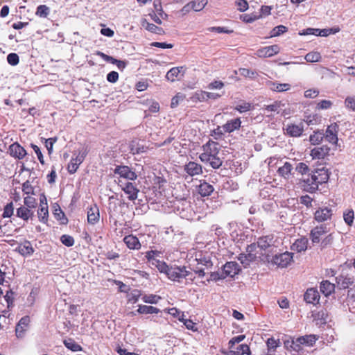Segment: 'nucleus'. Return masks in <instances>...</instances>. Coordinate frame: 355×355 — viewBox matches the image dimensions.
I'll use <instances>...</instances> for the list:
<instances>
[{
  "mask_svg": "<svg viewBox=\"0 0 355 355\" xmlns=\"http://www.w3.org/2000/svg\"><path fill=\"white\" fill-rule=\"evenodd\" d=\"M241 126V120L240 118H236L227 121L222 125L223 130L225 133H232L234 130H238Z\"/></svg>",
  "mask_w": 355,
  "mask_h": 355,
  "instance_id": "b1692460",
  "label": "nucleus"
},
{
  "mask_svg": "<svg viewBox=\"0 0 355 355\" xmlns=\"http://www.w3.org/2000/svg\"><path fill=\"white\" fill-rule=\"evenodd\" d=\"M239 73L245 78H255L257 76V73L255 71H252L246 68H239Z\"/></svg>",
  "mask_w": 355,
  "mask_h": 355,
  "instance_id": "864d4df0",
  "label": "nucleus"
},
{
  "mask_svg": "<svg viewBox=\"0 0 355 355\" xmlns=\"http://www.w3.org/2000/svg\"><path fill=\"white\" fill-rule=\"evenodd\" d=\"M317 340L318 337L313 334L300 336L295 340H292L291 347L293 350L299 352L301 349L302 345L311 347L315 343Z\"/></svg>",
  "mask_w": 355,
  "mask_h": 355,
  "instance_id": "423d86ee",
  "label": "nucleus"
},
{
  "mask_svg": "<svg viewBox=\"0 0 355 355\" xmlns=\"http://www.w3.org/2000/svg\"><path fill=\"white\" fill-rule=\"evenodd\" d=\"M288 31V28L284 25H279L277 26H275L271 31H270V37H277L281 35L282 34L286 33Z\"/></svg>",
  "mask_w": 355,
  "mask_h": 355,
  "instance_id": "09e8293b",
  "label": "nucleus"
},
{
  "mask_svg": "<svg viewBox=\"0 0 355 355\" xmlns=\"http://www.w3.org/2000/svg\"><path fill=\"white\" fill-rule=\"evenodd\" d=\"M50 13V8L46 5H40L37 6L35 15L42 18H46Z\"/></svg>",
  "mask_w": 355,
  "mask_h": 355,
  "instance_id": "a18cd8bd",
  "label": "nucleus"
},
{
  "mask_svg": "<svg viewBox=\"0 0 355 355\" xmlns=\"http://www.w3.org/2000/svg\"><path fill=\"white\" fill-rule=\"evenodd\" d=\"M207 3V0H194L186 4L183 7L182 11L186 12H188L191 10H194L196 12L200 11L205 8Z\"/></svg>",
  "mask_w": 355,
  "mask_h": 355,
  "instance_id": "aec40b11",
  "label": "nucleus"
},
{
  "mask_svg": "<svg viewBox=\"0 0 355 355\" xmlns=\"http://www.w3.org/2000/svg\"><path fill=\"white\" fill-rule=\"evenodd\" d=\"M343 218L345 222L349 226L353 224L354 219V212L352 209H348L343 213Z\"/></svg>",
  "mask_w": 355,
  "mask_h": 355,
  "instance_id": "de8ad7c7",
  "label": "nucleus"
},
{
  "mask_svg": "<svg viewBox=\"0 0 355 355\" xmlns=\"http://www.w3.org/2000/svg\"><path fill=\"white\" fill-rule=\"evenodd\" d=\"M279 340L274 338H270L267 340L266 344L269 351H275L276 348L279 345Z\"/></svg>",
  "mask_w": 355,
  "mask_h": 355,
  "instance_id": "e2e57ef3",
  "label": "nucleus"
},
{
  "mask_svg": "<svg viewBox=\"0 0 355 355\" xmlns=\"http://www.w3.org/2000/svg\"><path fill=\"white\" fill-rule=\"evenodd\" d=\"M345 105L347 109L355 112V97L347 96L345 100Z\"/></svg>",
  "mask_w": 355,
  "mask_h": 355,
  "instance_id": "774afa93",
  "label": "nucleus"
},
{
  "mask_svg": "<svg viewBox=\"0 0 355 355\" xmlns=\"http://www.w3.org/2000/svg\"><path fill=\"white\" fill-rule=\"evenodd\" d=\"M240 271V267L239 264L235 261L227 262L223 268V273L227 277H233L236 275L239 274Z\"/></svg>",
  "mask_w": 355,
  "mask_h": 355,
  "instance_id": "6ab92c4d",
  "label": "nucleus"
},
{
  "mask_svg": "<svg viewBox=\"0 0 355 355\" xmlns=\"http://www.w3.org/2000/svg\"><path fill=\"white\" fill-rule=\"evenodd\" d=\"M293 169L292 164L290 162H285L284 165L279 167L277 170L278 174L285 178L288 179L291 175V172Z\"/></svg>",
  "mask_w": 355,
  "mask_h": 355,
  "instance_id": "473e14b6",
  "label": "nucleus"
},
{
  "mask_svg": "<svg viewBox=\"0 0 355 355\" xmlns=\"http://www.w3.org/2000/svg\"><path fill=\"white\" fill-rule=\"evenodd\" d=\"M86 153L85 152L83 153H79L76 157L71 159L67 166V171L70 174H73L77 171L80 164L83 162Z\"/></svg>",
  "mask_w": 355,
  "mask_h": 355,
  "instance_id": "dca6fc26",
  "label": "nucleus"
},
{
  "mask_svg": "<svg viewBox=\"0 0 355 355\" xmlns=\"http://www.w3.org/2000/svg\"><path fill=\"white\" fill-rule=\"evenodd\" d=\"M257 259V254L255 253H241L239 254L238 259L245 268L250 265V263L254 261Z\"/></svg>",
  "mask_w": 355,
  "mask_h": 355,
  "instance_id": "72a5a7b5",
  "label": "nucleus"
},
{
  "mask_svg": "<svg viewBox=\"0 0 355 355\" xmlns=\"http://www.w3.org/2000/svg\"><path fill=\"white\" fill-rule=\"evenodd\" d=\"M214 189V187L205 180H200V184L197 187L198 193L202 197L210 196Z\"/></svg>",
  "mask_w": 355,
  "mask_h": 355,
  "instance_id": "a878e982",
  "label": "nucleus"
},
{
  "mask_svg": "<svg viewBox=\"0 0 355 355\" xmlns=\"http://www.w3.org/2000/svg\"><path fill=\"white\" fill-rule=\"evenodd\" d=\"M250 355L251 351L250 347L247 344H241L239 345L235 349H230L227 355Z\"/></svg>",
  "mask_w": 355,
  "mask_h": 355,
  "instance_id": "2f4dec72",
  "label": "nucleus"
},
{
  "mask_svg": "<svg viewBox=\"0 0 355 355\" xmlns=\"http://www.w3.org/2000/svg\"><path fill=\"white\" fill-rule=\"evenodd\" d=\"M323 139L324 133L322 131L320 130L314 131L313 133L309 137V141L313 145L319 144L322 141Z\"/></svg>",
  "mask_w": 355,
  "mask_h": 355,
  "instance_id": "37998d69",
  "label": "nucleus"
},
{
  "mask_svg": "<svg viewBox=\"0 0 355 355\" xmlns=\"http://www.w3.org/2000/svg\"><path fill=\"white\" fill-rule=\"evenodd\" d=\"M333 103L329 100H322L316 105L317 110H327L331 107Z\"/></svg>",
  "mask_w": 355,
  "mask_h": 355,
  "instance_id": "0e129e2a",
  "label": "nucleus"
},
{
  "mask_svg": "<svg viewBox=\"0 0 355 355\" xmlns=\"http://www.w3.org/2000/svg\"><path fill=\"white\" fill-rule=\"evenodd\" d=\"M4 299L7 302V306L8 309L13 306L14 302V292L11 290L8 291L4 295Z\"/></svg>",
  "mask_w": 355,
  "mask_h": 355,
  "instance_id": "69168bd1",
  "label": "nucleus"
},
{
  "mask_svg": "<svg viewBox=\"0 0 355 355\" xmlns=\"http://www.w3.org/2000/svg\"><path fill=\"white\" fill-rule=\"evenodd\" d=\"M60 241L62 244L67 247H71L74 245V239L73 236L68 235V234H64L60 237Z\"/></svg>",
  "mask_w": 355,
  "mask_h": 355,
  "instance_id": "bf43d9fd",
  "label": "nucleus"
},
{
  "mask_svg": "<svg viewBox=\"0 0 355 355\" xmlns=\"http://www.w3.org/2000/svg\"><path fill=\"white\" fill-rule=\"evenodd\" d=\"M17 251L22 256L27 257L32 255L35 250L31 242L26 240L17 246Z\"/></svg>",
  "mask_w": 355,
  "mask_h": 355,
  "instance_id": "cd10ccee",
  "label": "nucleus"
},
{
  "mask_svg": "<svg viewBox=\"0 0 355 355\" xmlns=\"http://www.w3.org/2000/svg\"><path fill=\"white\" fill-rule=\"evenodd\" d=\"M64 346L72 352L82 351V347L78 345L73 339L68 338L63 341Z\"/></svg>",
  "mask_w": 355,
  "mask_h": 355,
  "instance_id": "ea45409f",
  "label": "nucleus"
},
{
  "mask_svg": "<svg viewBox=\"0 0 355 355\" xmlns=\"http://www.w3.org/2000/svg\"><path fill=\"white\" fill-rule=\"evenodd\" d=\"M37 216L39 220L42 223H47L49 218V209L48 206L42 205L37 210Z\"/></svg>",
  "mask_w": 355,
  "mask_h": 355,
  "instance_id": "58836bf2",
  "label": "nucleus"
},
{
  "mask_svg": "<svg viewBox=\"0 0 355 355\" xmlns=\"http://www.w3.org/2000/svg\"><path fill=\"white\" fill-rule=\"evenodd\" d=\"M161 252L158 250H149L145 253L147 262L152 266L155 267L161 273L166 270L167 264L161 260L157 259Z\"/></svg>",
  "mask_w": 355,
  "mask_h": 355,
  "instance_id": "7ed1b4c3",
  "label": "nucleus"
},
{
  "mask_svg": "<svg viewBox=\"0 0 355 355\" xmlns=\"http://www.w3.org/2000/svg\"><path fill=\"white\" fill-rule=\"evenodd\" d=\"M137 311L140 314H153L159 313L160 310L155 306L140 304Z\"/></svg>",
  "mask_w": 355,
  "mask_h": 355,
  "instance_id": "e433bc0d",
  "label": "nucleus"
},
{
  "mask_svg": "<svg viewBox=\"0 0 355 355\" xmlns=\"http://www.w3.org/2000/svg\"><path fill=\"white\" fill-rule=\"evenodd\" d=\"M162 273L166 274L169 279L174 282H181L183 279H185V284H191L195 279L191 272L187 270L185 266L167 265V268Z\"/></svg>",
  "mask_w": 355,
  "mask_h": 355,
  "instance_id": "f03ea898",
  "label": "nucleus"
},
{
  "mask_svg": "<svg viewBox=\"0 0 355 355\" xmlns=\"http://www.w3.org/2000/svg\"><path fill=\"white\" fill-rule=\"evenodd\" d=\"M312 174L319 184L327 182L329 178V170L324 167L315 169L312 172Z\"/></svg>",
  "mask_w": 355,
  "mask_h": 355,
  "instance_id": "5701e85b",
  "label": "nucleus"
},
{
  "mask_svg": "<svg viewBox=\"0 0 355 355\" xmlns=\"http://www.w3.org/2000/svg\"><path fill=\"white\" fill-rule=\"evenodd\" d=\"M9 155L19 160L23 159L27 155L26 149L18 142H15L9 146Z\"/></svg>",
  "mask_w": 355,
  "mask_h": 355,
  "instance_id": "9d476101",
  "label": "nucleus"
},
{
  "mask_svg": "<svg viewBox=\"0 0 355 355\" xmlns=\"http://www.w3.org/2000/svg\"><path fill=\"white\" fill-rule=\"evenodd\" d=\"M220 145L218 142L209 139L201 147L202 152L199 155L200 160L206 166L218 169L223 165V159L220 157Z\"/></svg>",
  "mask_w": 355,
  "mask_h": 355,
  "instance_id": "f257e3e1",
  "label": "nucleus"
},
{
  "mask_svg": "<svg viewBox=\"0 0 355 355\" xmlns=\"http://www.w3.org/2000/svg\"><path fill=\"white\" fill-rule=\"evenodd\" d=\"M331 209L324 207L318 209L314 213V219L318 223H322L330 220L332 216Z\"/></svg>",
  "mask_w": 355,
  "mask_h": 355,
  "instance_id": "2eb2a0df",
  "label": "nucleus"
},
{
  "mask_svg": "<svg viewBox=\"0 0 355 355\" xmlns=\"http://www.w3.org/2000/svg\"><path fill=\"white\" fill-rule=\"evenodd\" d=\"M185 67H175L171 68L166 74V78L171 82L179 80L185 73Z\"/></svg>",
  "mask_w": 355,
  "mask_h": 355,
  "instance_id": "4468645a",
  "label": "nucleus"
},
{
  "mask_svg": "<svg viewBox=\"0 0 355 355\" xmlns=\"http://www.w3.org/2000/svg\"><path fill=\"white\" fill-rule=\"evenodd\" d=\"M284 134L291 137H300L302 135L304 130V125L301 123L300 124L288 123L285 128H283Z\"/></svg>",
  "mask_w": 355,
  "mask_h": 355,
  "instance_id": "1a4fd4ad",
  "label": "nucleus"
},
{
  "mask_svg": "<svg viewBox=\"0 0 355 355\" xmlns=\"http://www.w3.org/2000/svg\"><path fill=\"white\" fill-rule=\"evenodd\" d=\"M123 242L130 250H139L141 247L138 238L132 234L125 236L123 238Z\"/></svg>",
  "mask_w": 355,
  "mask_h": 355,
  "instance_id": "c85d7f7f",
  "label": "nucleus"
},
{
  "mask_svg": "<svg viewBox=\"0 0 355 355\" xmlns=\"http://www.w3.org/2000/svg\"><path fill=\"white\" fill-rule=\"evenodd\" d=\"M320 291L325 295L329 296L335 290V285L330 282L326 280L322 281L320 284Z\"/></svg>",
  "mask_w": 355,
  "mask_h": 355,
  "instance_id": "f704fd0d",
  "label": "nucleus"
},
{
  "mask_svg": "<svg viewBox=\"0 0 355 355\" xmlns=\"http://www.w3.org/2000/svg\"><path fill=\"white\" fill-rule=\"evenodd\" d=\"M309 241L305 236L297 239L293 244L291 248L297 252H304L308 248Z\"/></svg>",
  "mask_w": 355,
  "mask_h": 355,
  "instance_id": "7c9ffc66",
  "label": "nucleus"
},
{
  "mask_svg": "<svg viewBox=\"0 0 355 355\" xmlns=\"http://www.w3.org/2000/svg\"><path fill=\"white\" fill-rule=\"evenodd\" d=\"M319 185L312 173L302 182V187L304 190L311 193L318 189Z\"/></svg>",
  "mask_w": 355,
  "mask_h": 355,
  "instance_id": "f3484780",
  "label": "nucleus"
},
{
  "mask_svg": "<svg viewBox=\"0 0 355 355\" xmlns=\"http://www.w3.org/2000/svg\"><path fill=\"white\" fill-rule=\"evenodd\" d=\"M186 98L185 94L182 93H178L175 96H174L171 102V107L175 108L178 106L180 101H182Z\"/></svg>",
  "mask_w": 355,
  "mask_h": 355,
  "instance_id": "603ef678",
  "label": "nucleus"
},
{
  "mask_svg": "<svg viewBox=\"0 0 355 355\" xmlns=\"http://www.w3.org/2000/svg\"><path fill=\"white\" fill-rule=\"evenodd\" d=\"M100 213L98 206L94 204L87 209V222L95 225L99 221Z\"/></svg>",
  "mask_w": 355,
  "mask_h": 355,
  "instance_id": "393cba45",
  "label": "nucleus"
},
{
  "mask_svg": "<svg viewBox=\"0 0 355 355\" xmlns=\"http://www.w3.org/2000/svg\"><path fill=\"white\" fill-rule=\"evenodd\" d=\"M95 54L99 57H101L102 59H103L105 61L110 62L113 64L116 65L119 69L123 71L127 66V63L125 61L117 60L110 55H108L101 51H97Z\"/></svg>",
  "mask_w": 355,
  "mask_h": 355,
  "instance_id": "a211bd4d",
  "label": "nucleus"
},
{
  "mask_svg": "<svg viewBox=\"0 0 355 355\" xmlns=\"http://www.w3.org/2000/svg\"><path fill=\"white\" fill-rule=\"evenodd\" d=\"M114 175H119L120 178L126 180V182L135 181L137 179L136 172L130 166L126 165H118L114 170Z\"/></svg>",
  "mask_w": 355,
  "mask_h": 355,
  "instance_id": "39448f33",
  "label": "nucleus"
},
{
  "mask_svg": "<svg viewBox=\"0 0 355 355\" xmlns=\"http://www.w3.org/2000/svg\"><path fill=\"white\" fill-rule=\"evenodd\" d=\"M280 48L277 44L267 46L259 49L255 54L259 58H270L279 53Z\"/></svg>",
  "mask_w": 355,
  "mask_h": 355,
  "instance_id": "9b49d317",
  "label": "nucleus"
},
{
  "mask_svg": "<svg viewBox=\"0 0 355 355\" xmlns=\"http://www.w3.org/2000/svg\"><path fill=\"white\" fill-rule=\"evenodd\" d=\"M304 300L309 304H316L320 300V294L317 289L309 288L304 295Z\"/></svg>",
  "mask_w": 355,
  "mask_h": 355,
  "instance_id": "bb28decb",
  "label": "nucleus"
},
{
  "mask_svg": "<svg viewBox=\"0 0 355 355\" xmlns=\"http://www.w3.org/2000/svg\"><path fill=\"white\" fill-rule=\"evenodd\" d=\"M24 206L29 209L35 208L37 206V200L31 196H27L24 198Z\"/></svg>",
  "mask_w": 355,
  "mask_h": 355,
  "instance_id": "6e6d98bb",
  "label": "nucleus"
},
{
  "mask_svg": "<svg viewBox=\"0 0 355 355\" xmlns=\"http://www.w3.org/2000/svg\"><path fill=\"white\" fill-rule=\"evenodd\" d=\"M330 148L327 145H323L319 147H315L311 150V156L313 159H324L329 155Z\"/></svg>",
  "mask_w": 355,
  "mask_h": 355,
  "instance_id": "4be33fe9",
  "label": "nucleus"
},
{
  "mask_svg": "<svg viewBox=\"0 0 355 355\" xmlns=\"http://www.w3.org/2000/svg\"><path fill=\"white\" fill-rule=\"evenodd\" d=\"M53 215L57 220H61L62 223H65L67 221L64 213L58 204L53 205Z\"/></svg>",
  "mask_w": 355,
  "mask_h": 355,
  "instance_id": "79ce46f5",
  "label": "nucleus"
},
{
  "mask_svg": "<svg viewBox=\"0 0 355 355\" xmlns=\"http://www.w3.org/2000/svg\"><path fill=\"white\" fill-rule=\"evenodd\" d=\"M141 24L143 27L151 33L160 34L163 31L162 28L154 24L149 23L146 19H143Z\"/></svg>",
  "mask_w": 355,
  "mask_h": 355,
  "instance_id": "4c0bfd02",
  "label": "nucleus"
},
{
  "mask_svg": "<svg viewBox=\"0 0 355 355\" xmlns=\"http://www.w3.org/2000/svg\"><path fill=\"white\" fill-rule=\"evenodd\" d=\"M16 216L24 221H28L33 216V211L26 206H21L17 209Z\"/></svg>",
  "mask_w": 355,
  "mask_h": 355,
  "instance_id": "c756f323",
  "label": "nucleus"
},
{
  "mask_svg": "<svg viewBox=\"0 0 355 355\" xmlns=\"http://www.w3.org/2000/svg\"><path fill=\"white\" fill-rule=\"evenodd\" d=\"M327 227L324 225H320L313 228L310 232V239L313 243H319L322 237L327 234Z\"/></svg>",
  "mask_w": 355,
  "mask_h": 355,
  "instance_id": "f8f14e48",
  "label": "nucleus"
},
{
  "mask_svg": "<svg viewBox=\"0 0 355 355\" xmlns=\"http://www.w3.org/2000/svg\"><path fill=\"white\" fill-rule=\"evenodd\" d=\"M14 207L12 202L8 203L3 209L2 216L3 218H10L13 215Z\"/></svg>",
  "mask_w": 355,
  "mask_h": 355,
  "instance_id": "4d7b16f0",
  "label": "nucleus"
},
{
  "mask_svg": "<svg viewBox=\"0 0 355 355\" xmlns=\"http://www.w3.org/2000/svg\"><path fill=\"white\" fill-rule=\"evenodd\" d=\"M22 191L24 194L28 196L34 195V187L31 185L28 180L26 181L22 184Z\"/></svg>",
  "mask_w": 355,
  "mask_h": 355,
  "instance_id": "13d9d810",
  "label": "nucleus"
},
{
  "mask_svg": "<svg viewBox=\"0 0 355 355\" xmlns=\"http://www.w3.org/2000/svg\"><path fill=\"white\" fill-rule=\"evenodd\" d=\"M210 32H216L217 33H227V34H231L234 32L233 30L227 29L225 27H220V26H212L209 27L207 29Z\"/></svg>",
  "mask_w": 355,
  "mask_h": 355,
  "instance_id": "052dcab7",
  "label": "nucleus"
},
{
  "mask_svg": "<svg viewBox=\"0 0 355 355\" xmlns=\"http://www.w3.org/2000/svg\"><path fill=\"white\" fill-rule=\"evenodd\" d=\"M31 322L30 317L26 315L20 319L15 329L16 336L18 338L24 336L25 331L28 329Z\"/></svg>",
  "mask_w": 355,
  "mask_h": 355,
  "instance_id": "412c9836",
  "label": "nucleus"
},
{
  "mask_svg": "<svg viewBox=\"0 0 355 355\" xmlns=\"http://www.w3.org/2000/svg\"><path fill=\"white\" fill-rule=\"evenodd\" d=\"M141 299L145 303L157 304L161 299V297L157 295L150 294L144 295Z\"/></svg>",
  "mask_w": 355,
  "mask_h": 355,
  "instance_id": "3c124183",
  "label": "nucleus"
},
{
  "mask_svg": "<svg viewBox=\"0 0 355 355\" xmlns=\"http://www.w3.org/2000/svg\"><path fill=\"white\" fill-rule=\"evenodd\" d=\"M254 106L251 103H248L244 101L234 107V110L238 111L240 113H243L252 110Z\"/></svg>",
  "mask_w": 355,
  "mask_h": 355,
  "instance_id": "c03bdc74",
  "label": "nucleus"
},
{
  "mask_svg": "<svg viewBox=\"0 0 355 355\" xmlns=\"http://www.w3.org/2000/svg\"><path fill=\"white\" fill-rule=\"evenodd\" d=\"M304 59L309 62H316L320 60L321 55L319 52L311 51L305 55Z\"/></svg>",
  "mask_w": 355,
  "mask_h": 355,
  "instance_id": "49530a36",
  "label": "nucleus"
},
{
  "mask_svg": "<svg viewBox=\"0 0 355 355\" xmlns=\"http://www.w3.org/2000/svg\"><path fill=\"white\" fill-rule=\"evenodd\" d=\"M295 170L299 173L304 175L309 172V168L308 165L304 162H300L297 164Z\"/></svg>",
  "mask_w": 355,
  "mask_h": 355,
  "instance_id": "338daca9",
  "label": "nucleus"
},
{
  "mask_svg": "<svg viewBox=\"0 0 355 355\" xmlns=\"http://www.w3.org/2000/svg\"><path fill=\"white\" fill-rule=\"evenodd\" d=\"M272 87H271V89L277 92H286L291 89V85L288 83H272Z\"/></svg>",
  "mask_w": 355,
  "mask_h": 355,
  "instance_id": "8fccbe9b",
  "label": "nucleus"
},
{
  "mask_svg": "<svg viewBox=\"0 0 355 355\" xmlns=\"http://www.w3.org/2000/svg\"><path fill=\"white\" fill-rule=\"evenodd\" d=\"M119 186L121 190L127 195V198L130 201H135L138 198L139 192L137 185L130 182H125L123 180H119Z\"/></svg>",
  "mask_w": 355,
  "mask_h": 355,
  "instance_id": "20e7f679",
  "label": "nucleus"
},
{
  "mask_svg": "<svg viewBox=\"0 0 355 355\" xmlns=\"http://www.w3.org/2000/svg\"><path fill=\"white\" fill-rule=\"evenodd\" d=\"M339 131V125L337 123H331L324 134V137L330 144L337 145L338 141V133Z\"/></svg>",
  "mask_w": 355,
  "mask_h": 355,
  "instance_id": "6e6552de",
  "label": "nucleus"
},
{
  "mask_svg": "<svg viewBox=\"0 0 355 355\" xmlns=\"http://www.w3.org/2000/svg\"><path fill=\"white\" fill-rule=\"evenodd\" d=\"M272 261L279 268H286L293 261V253L285 252L275 254Z\"/></svg>",
  "mask_w": 355,
  "mask_h": 355,
  "instance_id": "0eeeda50",
  "label": "nucleus"
},
{
  "mask_svg": "<svg viewBox=\"0 0 355 355\" xmlns=\"http://www.w3.org/2000/svg\"><path fill=\"white\" fill-rule=\"evenodd\" d=\"M272 241V238L269 236H261L258 239L257 245L261 250H266L270 246Z\"/></svg>",
  "mask_w": 355,
  "mask_h": 355,
  "instance_id": "a19ab883",
  "label": "nucleus"
},
{
  "mask_svg": "<svg viewBox=\"0 0 355 355\" xmlns=\"http://www.w3.org/2000/svg\"><path fill=\"white\" fill-rule=\"evenodd\" d=\"M206 96L207 93L205 91L198 90L191 95L190 100L191 102L195 103L206 102L207 101Z\"/></svg>",
  "mask_w": 355,
  "mask_h": 355,
  "instance_id": "c9c22d12",
  "label": "nucleus"
},
{
  "mask_svg": "<svg viewBox=\"0 0 355 355\" xmlns=\"http://www.w3.org/2000/svg\"><path fill=\"white\" fill-rule=\"evenodd\" d=\"M7 61L9 64L16 66L19 62V57L15 53H10L7 56Z\"/></svg>",
  "mask_w": 355,
  "mask_h": 355,
  "instance_id": "680f3d73",
  "label": "nucleus"
},
{
  "mask_svg": "<svg viewBox=\"0 0 355 355\" xmlns=\"http://www.w3.org/2000/svg\"><path fill=\"white\" fill-rule=\"evenodd\" d=\"M184 172L191 177L201 175L203 173L201 164L190 161L184 166Z\"/></svg>",
  "mask_w": 355,
  "mask_h": 355,
  "instance_id": "ddd939ff",
  "label": "nucleus"
},
{
  "mask_svg": "<svg viewBox=\"0 0 355 355\" xmlns=\"http://www.w3.org/2000/svg\"><path fill=\"white\" fill-rule=\"evenodd\" d=\"M304 121L308 125H316L320 123V118L317 114L309 115L305 117Z\"/></svg>",
  "mask_w": 355,
  "mask_h": 355,
  "instance_id": "5fc2aeb1",
  "label": "nucleus"
}]
</instances>
